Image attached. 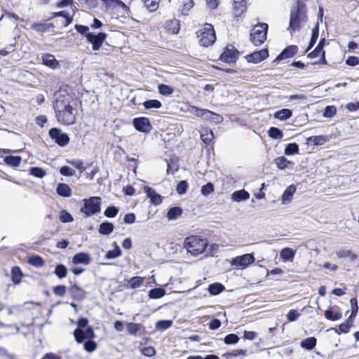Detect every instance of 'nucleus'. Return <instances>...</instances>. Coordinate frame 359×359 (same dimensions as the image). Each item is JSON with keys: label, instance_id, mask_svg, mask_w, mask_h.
<instances>
[{"label": "nucleus", "instance_id": "nucleus-1", "mask_svg": "<svg viewBox=\"0 0 359 359\" xmlns=\"http://www.w3.org/2000/svg\"><path fill=\"white\" fill-rule=\"evenodd\" d=\"M56 96L53 108L57 121L65 126L73 125L76 122V113L71 105L69 99H65L61 95Z\"/></svg>", "mask_w": 359, "mask_h": 359}, {"label": "nucleus", "instance_id": "nucleus-2", "mask_svg": "<svg viewBox=\"0 0 359 359\" xmlns=\"http://www.w3.org/2000/svg\"><path fill=\"white\" fill-rule=\"evenodd\" d=\"M306 5L302 0H297L290 9L288 30L291 34L299 30L307 22Z\"/></svg>", "mask_w": 359, "mask_h": 359}, {"label": "nucleus", "instance_id": "nucleus-3", "mask_svg": "<svg viewBox=\"0 0 359 359\" xmlns=\"http://www.w3.org/2000/svg\"><path fill=\"white\" fill-rule=\"evenodd\" d=\"M207 245V241L197 236L187 237L184 241V247L187 249L188 252L194 256L202 254L205 251Z\"/></svg>", "mask_w": 359, "mask_h": 359}, {"label": "nucleus", "instance_id": "nucleus-4", "mask_svg": "<svg viewBox=\"0 0 359 359\" xmlns=\"http://www.w3.org/2000/svg\"><path fill=\"white\" fill-rule=\"evenodd\" d=\"M80 211L85 217H89L96 215L101 211V198L99 196H91L83 200V206Z\"/></svg>", "mask_w": 359, "mask_h": 359}, {"label": "nucleus", "instance_id": "nucleus-5", "mask_svg": "<svg viewBox=\"0 0 359 359\" xmlns=\"http://www.w3.org/2000/svg\"><path fill=\"white\" fill-rule=\"evenodd\" d=\"M201 46L208 47L212 45L216 40L215 31L211 24L205 23L203 27L197 32Z\"/></svg>", "mask_w": 359, "mask_h": 359}, {"label": "nucleus", "instance_id": "nucleus-6", "mask_svg": "<svg viewBox=\"0 0 359 359\" xmlns=\"http://www.w3.org/2000/svg\"><path fill=\"white\" fill-rule=\"evenodd\" d=\"M268 25L258 23L254 26L250 32V41L255 46L262 45L266 39Z\"/></svg>", "mask_w": 359, "mask_h": 359}, {"label": "nucleus", "instance_id": "nucleus-7", "mask_svg": "<svg viewBox=\"0 0 359 359\" xmlns=\"http://www.w3.org/2000/svg\"><path fill=\"white\" fill-rule=\"evenodd\" d=\"M49 135L59 146L65 147L69 142V137L67 133H62L57 128H52L49 130Z\"/></svg>", "mask_w": 359, "mask_h": 359}, {"label": "nucleus", "instance_id": "nucleus-8", "mask_svg": "<svg viewBox=\"0 0 359 359\" xmlns=\"http://www.w3.org/2000/svg\"><path fill=\"white\" fill-rule=\"evenodd\" d=\"M255 262V257L252 254H245L232 259L231 264L238 269H245Z\"/></svg>", "mask_w": 359, "mask_h": 359}, {"label": "nucleus", "instance_id": "nucleus-9", "mask_svg": "<svg viewBox=\"0 0 359 359\" xmlns=\"http://www.w3.org/2000/svg\"><path fill=\"white\" fill-rule=\"evenodd\" d=\"M75 340L78 343H81L86 339H93L95 337V334L91 327H87L85 330L76 328L74 331Z\"/></svg>", "mask_w": 359, "mask_h": 359}, {"label": "nucleus", "instance_id": "nucleus-10", "mask_svg": "<svg viewBox=\"0 0 359 359\" xmlns=\"http://www.w3.org/2000/svg\"><path fill=\"white\" fill-rule=\"evenodd\" d=\"M107 37V34L104 32H100L97 34L88 33L86 34L87 41L92 44L93 50H98L102 45Z\"/></svg>", "mask_w": 359, "mask_h": 359}, {"label": "nucleus", "instance_id": "nucleus-11", "mask_svg": "<svg viewBox=\"0 0 359 359\" xmlns=\"http://www.w3.org/2000/svg\"><path fill=\"white\" fill-rule=\"evenodd\" d=\"M133 124L137 130L144 133H149L152 128L149 119L147 117L135 118Z\"/></svg>", "mask_w": 359, "mask_h": 359}, {"label": "nucleus", "instance_id": "nucleus-12", "mask_svg": "<svg viewBox=\"0 0 359 359\" xmlns=\"http://www.w3.org/2000/svg\"><path fill=\"white\" fill-rule=\"evenodd\" d=\"M238 57V52L233 47H227L220 56V60L226 63L236 62Z\"/></svg>", "mask_w": 359, "mask_h": 359}, {"label": "nucleus", "instance_id": "nucleus-13", "mask_svg": "<svg viewBox=\"0 0 359 359\" xmlns=\"http://www.w3.org/2000/svg\"><path fill=\"white\" fill-rule=\"evenodd\" d=\"M269 56V52L266 48H264L259 51H255L254 53L249 54L246 56V60L248 62L258 63Z\"/></svg>", "mask_w": 359, "mask_h": 359}, {"label": "nucleus", "instance_id": "nucleus-14", "mask_svg": "<svg viewBox=\"0 0 359 359\" xmlns=\"http://www.w3.org/2000/svg\"><path fill=\"white\" fill-rule=\"evenodd\" d=\"M298 51V47L297 46H289L286 47L281 53L279 54L276 58L273 61V63H277L280 60L292 57Z\"/></svg>", "mask_w": 359, "mask_h": 359}, {"label": "nucleus", "instance_id": "nucleus-15", "mask_svg": "<svg viewBox=\"0 0 359 359\" xmlns=\"http://www.w3.org/2000/svg\"><path fill=\"white\" fill-rule=\"evenodd\" d=\"M147 196L150 199L151 203L154 205H159L162 203V196L156 192V191L148 186L143 188Z\"/></svg>", "mask_w": 359, "mask_h": 359}, {"label": "nucleus", "instance_id": "nucleus-16", "mask_svg": "<svg viewBox=\"0 0 359 359\" xmlns=\"http://www.w3.org/2000/svg\"><path fill=\"white\" fill-rule=\"evenodd\" d=\"M72 263L74 264L88 265L91 263V257L88 253L78 252L73 256Z\"/></svg>", "mask_w": 359, "mask_h": 359}, {"label": "nucleus", "instance_id": "nucleus-17", "mask_svg": "<svg viewBox=\"0 0 359 359\" xmlns=\"http://www.w3.org/2000/svg\"><path fill=\"white\" fill-rule=\"evenodd\" d=\"M297 188L295 185L291 184L288 186L286 189L284 191L282 197L281 201L282 204L287 205L291 203L293 198V196L296 192Z\"/></svg>", "mask_w": 359, "mask_h": 359}, {"label": "nucleus", "instance_id": "nucleus-18", "mask_svg": "<svg viewBox=\"0 0 359 359\" xmlns=\"http://www.w3.org/2000/svg\"><path fill=\"white\" fill-rule=\"evenodd\" d=\"M69 291L72 297L76 301H81L85 298V291L76 285H72Z\"/></svg>", "mask_w": 359, "mask_h": 359}, {"label": "nucleus", "instance_id": "nucleus-19", "mask_svg": "<svg viewBox=\"0 0 359 359\" xmlns=\"http://www.w3.org/2000/svg\"><path fill=\"white\" fill-rule=\"evenodd\" d=\"M246 10L245 0H234L233 13L236 18H239Z\"/></svg>", "mask_w": 359, "mask_h": 359}, {"label": "nucleus", "instance_id": "nucleus-20", "mask_svg": "<svg viewBox=\"0 0 359 359\" xmlns=\"http://www.w3.org/2000/svg\"><path fill=\"white\" fill-rule=\"evenodd\" d=\"M42 63L51 69H56L59 66L58 61L54 55L51 54H45L42 56Z\"/></svg>", "mask_w": 359, "mask_h": 359}, {"label": "nucleus", "instance_id": "nucleus-21", "mask_svg": "<svg viewBox=\"0 0 359 359\" xmlns=\"http://www.w3.org/2000/svg\"><path fill=\"white\" fill-rule=\"evenodd\" d=\"M274 162L280 170H285L288 168H292L294 165V163L287 160L285 156L278 157L274 160Z\"/></svg>", "mask_w": 359, "mask_h": 359}, {"label": "nucleus", "instance_id": "nucleus-22", "mask_svg": "<svg viewBox=\"0 0 359 359\" xmlns=\"http://www.w3.org/2000/svg\"><path fill=\"white\" fill-rule=\"evenodd\" d=\"M57 194L62 197H69L72 195V190L69 186L65 183H59L56 188Z\"/></svg>", "mask_w": 359, "mask_h": 359}, {"label": "nucleus", "instance_id": "nucleus-23", "mask_svg": "<svg viewBox=\"0 0 359 359\" xmlns=\"http://www.w3.org/2000/svg\"><path fill=\"white\" fill-rule=\"evenodd\" d=\"M250 194L244 189L236 191L231 194V199L235 202H241L249 199Z\"/></svg>", "mask_w": 359, "mask_h": 359}, {"label": "nucleus", "instance_id": "nucleus-24", "mask_svg": "<svg viewBox=\"0 0 359 359\" xmlns=\"http://www.w3.org/2000/svg\"><path fill=\"white\" fill-rule=\"evenodd\" d=\"M336 255L339 258H348L351 261H353L357 258L355 254H354L351 250L346 248H339L336 251Z\"/></svg>", "mask_w": 359, "mask_h": 359}, {"label": "nucleus", "instance_id": "nucleus-25", "mask_svg": "<svg viewBox=\"0 0 359 359\" xmlns=\"http://www.w3.org/2000/svg\"><path fill=\"white\" fill-rule=\"evenodd\" d=\"M201 138L205 144H210L214 138L213 132L208 128H202Z\"/></svg>", "mask_w": 359, "mask_h": 359}, {"label": "nucleus", "instance_id": "nucleus-26", "mask_svg": "<svg viewBox=\"0 0 359 359\" xmlns=\"http://www.w3.org/2000/svg\"><path fill=\"white\" fill-rule=\"evenodd\" d=\"M114 226L111 222H104L100 224L98 231L102 235L108 236L113 232Z\"/></svg>", "mask_w": 359, "mask_h": 359}, {"label": "nucleus", "instance_id": "nucleus-27", "mask_svg": "<svg viewBox=\"0 0 359 359\" xmlns=\"http://www.w3.org/2000/svg\"><path fill=\"white\" fill-rule=\"evenodd\" d=\"M182 209L180 207L175 206L170 208L167 212L168 220H175L180 217L182 214Z\"/></svg>", "mask_w": 359, "mask_h": 359}, {"label": "nucleus", "instance_id": "nucleus-28", "mask_svg": "<svg viewBox=\"0 0 359 359\" xmlns=\"http://www.w3.org/2000/svg\"><path fill=\"white\" fill-rule=\"evenodd\" d=\"M205 113H206V116L204 119L205 121H210L216 124L220 123L223 121V117L217 113L211 111L208 109L207 112H205Z\"/></svg>", "mask_w": 359, "mask_h": 359}, {"label": "nucleus", "instance_id": "nucleus-29", "mask_svg": "<svg viewBox=\"0 0 359 359\" xmlns=\"http://www.w3.org/2000/svg\"><path fill=\"white\" fill-rule=\"evenodd\" d=\"M224 290L225 287L220 283H212L208 288V290L211 295H217Z\"/></svg>", "mask_w": 359, "mask_h": 359}, {"label": "nucleus", "instance_id": "nucleus-30", "mask_svg": "<svg viewBox=\"0 0 359 359\" xmlns=\"http://www.w3.org/2000/svg\"><path fill=\"white\" fill-rule=\"evenodd\" d=\"M296 251L290 248H285L280 251V258L284 261H292L295 255Z\"/></svg>", "mask_w": 359, "mask_h": 359}, {"label": "nucleus", "instance_id": "nucleus-31", "mask_svg": "<svg viewBox=\"0 0 359 359\" xmlns=\"http://www.w3.org/2000/svg\"><path fill=\"white\" fill-rule=\"evenodd\" d=\"M22 276V272L19 266H13L11 269L12 280L15 285L20 284Z\"/></svg>", "mask_w": 359, "mask_h": 359}, {"label": "nucleus", "instance_id": "nucleus-32", "mask_svg": "<svg viewBox=\"0 0 359 359\" xmlns=\"http://www.w3.org/2000/svg\"><path fill=\"white\" fill-rule=\"evenodd\" d=\"M144 278L140 276L132 277L128 283V287L130 289H136L141 287L144 283Z\"/></svg>", "mask_w": 359, "mask_h": 359}, {"label": "nucleus", "instance_id": "nucleus-33", "mask_svg": "<svg viewBox=\"0 0 359 359\" xmlns=\"http://www.w3.org/2000/svg\"><path fill=\"white\" fill-rule=\"evenodd\" d=\"M5 163L11 167H18L21 163L22 158L19 156H7L4 159Z\"/></svg>", "mask_w": 359, "mask_h": 359}, {"label": "nucleus", "instance_id": "nucleus-34", "mask_svg": "<svg viewBox=\"0 0 359 359\" xmlns=\"http://www.w3.org/2000/svg\"><path fill=\"white\" fill-rule=\"evenodd\" d=\"M165 290L161 287L151 289L149 291L148 296L150 299H157L165 295Z\"/></svg>", "mask_w": 359, "mask_h": 359}, {"label": "nucleus", "instance_id": "nucleus-35", "mask_svg": "<svg viewBox=\"0 0 359 359\" xmlns=\"http://www.w3.org/2000/svg\"><path fill=\"white\" fill-rule=\"evenodd\" d=\"M316 346V339L313 337L306 338L302 341L301 346L306 349L311 351Z\"/></svg>", "mask_w": 359, "mask_h": 359}, {"label": "nucleus", "instance_id": "nucleus-36", "mask_svg": "<svg viewBox=\"0 0 359 359\" xmlns=\"http://www.w3.org/2000/svg\"><path fill=\"white\" fill-rule=\"evenodd\" d=\"M28 264L35 267H41L45 264L43 258L39 255H33L28 258Z\"/></svg>", "mask_w": 359, "mask_h": 359}, {"label": "nucleus", "instance_id": "nucleus-37", "mask_svg": "<svg viewBox=\"0 0 359 359\" xmlns=\"http://www.w3.org/2000/svg\"><path fill=\"white\" fill-rule=\"evenodd\" d=\"M306 141L308 143H313L314 145H323L327 141V138L323 135L311 136L307 138Z\"/></svg>", "mask_w": 359, "mask_h": 359}, {"label": "nucleus", "instance_id": "nucleus-38", "mask_svg": "<svg viewBox=\"0 0 359 359\" xmlns=\"http://www.w3.org/2000/svg\"><path fill=\"white\" fill-rule=\"evenodd\" d=\"M319 35V26L317 23L315 27L312 29V35L309 44L308 48H306V52H308L316 43Z\"/></svg>", "mask_w": 359, "mask_h": 359}, {"label": "nucleus", "instance_id": "nucleus-39", "mask_svg": "<svg viewBox=\"0 0 359 359\" xmlns=\"http://www.w3.org/2000/svg\"><path fill=\"white\" fill-rule=\"evenodd\" d=\"M292 115V111L287 109H283L276 111L274 116L276 118L284 121L290 118Z\"/></svg>", "mask_w": 359, "mask_h": 359}, {"label": "nucleus", "instance_id": "nucleus-40", "mask_svg": "<svg viewBox=\"0 0 359 359\" xmlns=\"http://www.w3.org/2000/svg\"><path fill=\"white\" fill-rule=\"evenodd\" d=\"M143 106L145 109H160L162 104L158 100H148L143 102Z\"/></svg>", "mask_w": 359, "mask_h": 359}, {"label": "nucleus", "instance_id": "nucleus-41", "mask_svg": "<svg viewBox=\"0 0 359 359\" xmlns=\"http://www.w3.org/2000/svg\"><path fill=\"white\" fill-rule=\"evenodd\" d=\"M54 273L57 278H64L67 274V269L65 265L59 264L55 266Z\"/></svg>", "mask_w": 359, "mask_h": 359}, {"label": "nucleus", "instance_id": "nucleus-42", "mask_svg": "<svg viewBox=\"0 0 359 359\" xmlns=\"http://www.w3.org/2000/svg\"><path fill=\"white\" fill-rule=\"evenodd\" d=\"M208 109H201L195 106H190L188 109V111L195 114L196 116L205 119Z\"/></svg>", "mask_w": 359, "mask_h": 359}, {"label": "nucleus", "instance_id": "nucleus-43", "mask_svg": "<svg viewBox=\"0 0 359 359\" xmlns=\"http://www.w3.org/2000/svg\"><path fill=\"white\" fill-rule=\"evenodd\" d=\"M325 316L330 320H338L342 318V314L339 311H334L331 309H327L325 311Z\"/></svg>", "mask_w": 359, "mask_h": 359}, {"label": "nucleus", "instance_id": "nucleus-44", "mask_svg": "<svg viewBox=\"0 0 359 359\" xmlns=\"http://www.w3.org/2000/svg\"><path fill=\"white\" fill-rule=\"evenodd\" d=\"M158 90L159 93L164 96H169L174 92L173 88L163 83H161L158 86Z\"/></svg>", "mask_w": 359, "mask_h": 359}, {"label": "nucleus", "instance_id": "nucleus-45", "mask_svg": "<svg viewBox=\"0 0 359 359\" xmlns=\"http://www.w3.org/2000/svg\"><path fill=\"white\" fill-rule=\"evenodd\" d=\"M269 136L275 140H280L283 137V133L281 130L276 127H271L268 131Z\"/></svg>", "mask_w": 359, "mask_h": 359}, {"label": "nucleus", "instance_id": "nucleus-46", "mask_svg": "<svg viewBox=\"0 0 359 359\" xmlns=\"http://www.w3.org/2000/svg\"><path fill=\"white\" fill-rule=\"evenodd\" d=\"M284 153L290 156L299 153V145L297 143H289L285 148Z\"/></svg>", "mask_w": 359, "mask_h": 359}, {"label": "nucleus", "instance_id": "nucleus-47", "mask_svg": "<svg viewBox=\"0 0 359 359\" xmlns=\"http://www.w3.org/2000/svg\"><path fill=\"white\" fill-rule=\"evenodd\" d=\"M126 328L128 334L131 335H136L137 333L141 330L142 325L134 323H126Z\"/></svg>", "mask_w": 359, "mask_h": 359}, {"label": "nucleus", "instance_id": "nucleus-48", "mask_svg": "<svg viewBox=\"0 0 359 359\" xmlns=\"http://www.w3.org/2000/svg\"><path fill=\"white\" fill-rule=\"evenodd\" d=\"M121 255V250L118 245H116L114 250L107 251L104 257L107 259H113L120 257Z\"/></svg>", "mask_w": 359, "mask_h": 359}, {"label": "nucleus", "instance_id": "nucleus-49", "mask_svg": "<svg viewBox=\"0 0 359 359\" xmlns=\"http://www.w3.org/2000/svg\"><path fill=\"white\" fill-rule=\"evenodd\" d=\"M30 175L38 178H43L46 175V172L39 167H32L29 170Z\"/></svg>", "mask_w": 359, "mask_h": 359}, {"label": "nucleus", "instance_id": "nucleus-50", "mask_svg": "<svg viewBox=\"0 0 359 359\" xmlns=\"http://www.w3.org/2000/svg\"><path fill=\"white\" fill-rule=\"evenodd\" d=\"M144 6L150 11H154L158 8L160 0H142Z\"/></svg>", "mask_w": 359, "mask_h": 359}, {"label": "nucleus", "instance_id": "nucleus-51", "mask_svg": "<svg viewBox=\"0 0 359 359\" xmlns=\"http://www.w3.org/2000/svg\"><path fill=\"white\" fill-rule=\"evenodd\" d=\"M168 29L173 34H177L180 30V22L179 20L174 19L170 20L169 25H168Z\"/></svg>", "mask_w": 359, "mask_h": 359}, {"label": "nucleus", "instance_id": "nucleus-52", "mask_svg": "<svg viewBox=\"0 0 359 359\" xmlns=\"http://www.w3.org/2000/svg\"><path fill=\"white\" fill-rule=\"evenodd\" d=\"M350 304L351 306V314L349 317V319L355 317L357 315L358 311V302L356 298L353 297L350 299Z\"/></svg>", "mask_w": 359, "mask_h": 359}, {"label": "nucleus", "instance_id": "nucleus-53", "mask_svg": "<svg viewBox=\"0 0 359 359\" xmlns=\"http://www.w3.org/2000/svg\"><path fill=\"white\" fill-rule=\"evenodd\" d=\"M118 212V209L117 208H116L115 206H111V207H108L104 210V214L107 217L113 218L117 215Z\"/></svg>", "mask_w": 359, "mask_h": 359}, {"label": "nucleus", "instance_id": "nucleus-54", "mask_svg": "<svg viewBox=\"0 0 359 359\" xmlns=\"http://www.w3.org/2000/svg\"><path fill=\"white\" fill-rule=\"evenodd\" d=\"M60 220L62 222L67 223L72 222L74 220V218L69 212H67L66 210H62L60 212Z\"/></svg>", "mask_w": 359, "mask_h": 359}, {"label": "nucleus", "instance_id": "nucleus-55", "mask_svg": "<svg viewBox=\"0 0 359 359\" xmlns=\"http://www.w3.org/2000/svg\"><path fill=\"white\" fill-rule=\"evenodd\" d=\"M239 340V337L236 334H229L224 339L226 344H235Z\"/></svg>", "mask_w": 359, "mask_h": 359}, {"label": "nucleus", "instance_id": "nucleus-56", "mask_svg": "<svg viewBox=\"0 0 359 359\" xmlns=\"http://www.w3.org/2000/svg\"><path fill=\"white\" fill-rule=\"evenodd\" d=\"M171 325H172V322L170 320H158L156 324V328L157 330H166V329L169 328L171 326Z\"/></svg>", "mask_w": 359, "mask_h": 359}, {"label": "nucleus", "instance_id": "nucleus-57", "mask_svg": "<svg viewBox=\"0 0 359 359\" xmlns=\"http://www.w3.org/2000/svg\"><path fill=\"white\" fill-rule=\"evenodd\" d=\"M351 319H348L347 321L341 323V325H339V332L337 330H336V332L339 334V333H348L350 330V328H351Z\"/></svg>", "mask_w": 359, "mask_h": 359}, {"label": "nucleus", "instance_id": "nucleus-58", "mask_svg": "<svg viewBox=\"0 0 359 359\" xmlns=\"http://www.w3.org/2000/svg\"><path fill=\"white\" fill-rule=\"evenodd\" d=\"M86 340L87 341L84 343V349L88 353L93 352L97 348L96 343L93 341L92 339Z\"/></svg>", "mask_w": 359, "mask_h": 359}, {"label": "nucleus", "instance_id": "nucleus-59", "mask_svg": "<svg viewBox=\"0 0 359 359\" xmlns=\"http://www.w3.org/2000/svg\"><path fill=\"white\" fill-rule=\"evenodd\" d=\"M188 188V183L185 180L180 181L177 186V192L180 195L184 194Z\"/></svg>", "mask_w": 359, "mask_h": 359}, {"label": "nucleus", "instance_id": "nucleus-60", "mask_svg": "<svg viewBox=\"0 0 359 359\" xmlns=\"http://www.w3.org/2000/svg\"><path fill=\"white\" fill-rule=\"evenodd\" d=\"M201 194L204 196H207L214 191V185L211 182H208L203 185L201 188Z\"/></svg>", "mask_w": 359, "mask_h": 359}, {"label": "nucleus", "instance_id": "nucleus-61", "mask_svg": "<svg viewBox=\"0 0 359 359\" xmlns=\"http://www.w3.org/2000/svg\"><path fill=\"white\" fill-rule=\"evenodd\" d=\"M53 293L59 297H63L66 292L67 288L65 285H57L53 288Z\"/></svg>", "mask_w": 359, "mask_h": 359}, {"label": "nucleus", "instance_id": "nucleus-62", "mask_svg": "<svg viewBox=\"0 0 359 359\" xmlns=\"http://www.w3.org/2000/svg\"><path fill=\"white\" fill-rule=\"evenodd\" d=\"M336 108L334 106H327L325 109L323 116L327 118H331L336 114Z\"/></svg>", "mask_w": 359, "mask_h": 359}, {"label": "nucleus", "instance_id": "nucleus-63", "mask_svg": "<svg viewBox=\"0 0 359 359\" xmlns=\"http://www.w3.org/2000/svg\"><path fill=\"white\" fill-rule=\"evenodd\" d=\"M141 353L147 357H152L156 354V350L152 346H147L142 348Z\"/></svg>", "mask_w": 359, "mask_h": 359}, {"label": "nucleus", "instance_id": "nucleus-64", "mask_svg": "<svg viewBox=\"0 0 359 359\" xmlns=\"http://www.w3.org/2000/svg\"><path fill=\"white\" fill-rule=\"evenodd\" d=\"M299 316L300 313L297 310L292 309L288 312L287 318L288 321L293 322L295 321Z\"/></svg>", "mask_w": 359, "mask_h": 359}]
</instances>
